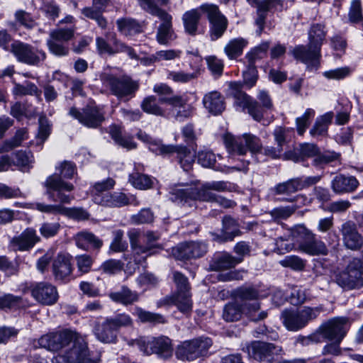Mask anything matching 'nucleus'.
<instances>
[{
    "label": "nucleus",
    "mask_w": 363,
    "mask_h": 363,
    "mask_svg": "<svg viewBox=\"0 0 363 363\" xmlns=\"http://www.w3.org/2000/svg\"><path fill=\"white\" fill-rule=\"evenodd\" d=\"M34 343L35 347L52 352L62 351L52 359V363H99V359L89 352L87 343L79 334L71 330L50 333Z\"/></svg>",
    "instance_id": "1"
},
{
    "label": "nucleus",
    "mask_w": 363,
    "mask_h": 363,
    "mask_svg": "<svg viewBox=\"0 0 363 363\" xmlns=\"http://www.w3.org/2000/svg\"><path fill=\"white\" fill-rule=\"evenodd\" d=\"M232 187L224 181H212L206 182L201 187L188 184H177L171 188V199L182 205L192 206L196 201L216 202L224 208H232L235 203L213 193L216 191H230Z\"/></svg>",
    "instance_id": "2"
},
{
    "label": "nucleus",
    "mask_w": 363,
    "mask_h": 363,
    "mask_svg": "<svg viewBox=\"0 0 363 363\" xmlns=\"http://www.w3.org/2000/svg\"><path fill=\"white\" fill-rule=\"evenodd\" d=\"M289 237L294 241L293 244L286 242L282 238L277 240L278 253L283 254L293 249L311 256L325 255L328 253L325 242L303 224L296 225L291 228Z\"/></svg>",
    "instance_id": "3"
},
{
    "label": "nucleus",
    "mask_w": 363,
    "mask_h": 363,
    "mask_svg": "<svg viewBox=\"0 0 363 363\" xmlns=\"http://www.w3.org/2000/svg\"><path fill=\"white\" fill-rule=\"evenodd\" d=\"M58 173L49 176L44 186L47 189V194L54 201L61 203H69L74 196L65 194L62 191L70 192L74 190V185L65 182L63 179H72L77 173L76 165L69 161H64L56 167Z\"/></svg>",
    "instance_id": "4"
},
{
    "label": "nucleus",
    "mask_w": 363,
    "mask_h": 363,
    "mask_svg": "<svg viewBox=\"0 0 363 363\" xmlns=\"http://www.w3.org/2000/svg\"><path fill=\"white\" fill-rule=\"evenodd\" d=\"M173 279L177 286L176 293L158 301L157 306L174 304L182 313H189L192 309V301L188 279L179 272L173 273Z\"/></svg>",
    "instance_id": "5"
},
{
    "label": "nucleus",
    "mask_w": 363,
    "mask_h": 363,
    "mask_svg": "<svg viewBox=\"0 0 363 363\" xmlns=\"http://www.w3.org/2000/svg\"><path fill=\"white\" fill-rule=\"evenodd\" d=\"M128 345H137L139 350L146 355L155 354L164 359H169L173 354L172 341L164 335L159 337H141L129 341Z\"/></svg>",
    "instance_id": "6"
},
{
    "label": "nucleus",
    "mask_w": 363,
    "mask_h": 363,
    "mask_svg": "<svg viewBox=\"0 0 363 363\" xmlns=\"http://www.w3.org/2000/svg\"><path fill=\"white\" fill-rule=\"evenodd\" d=\"M347 331V320L345 318H337L322 325L318 333L308 337H302L303 345L310 342H319L321 338L333 340L340 343Z\"/></svg>",
    "instance_id": "7"
},
{
    "label": "nucleus",
    "mask_w": 363,
    "mask_h": 363,
    "mask_svg": "<svg viewBox=\"0 0 363 363\" xmlns=\"http://www.w3.org/2000/svg\"><path fill=\"white\" fill-rule=\"evenodd\" d=\"M101 80L103 85L118 99L128 100L133 97L139 89V83L127 76L117 77L110 73H103Z\"/></svg>",
    "instance_id": "8"
},
{
    "label": "nucleus",
    "mask_w": 363,
    "mask_h": 363,
    "mask_svg": "<svg viewBox=\"0 0 363 363\" xmlns=\"http://www.w3.org/2000/svg\"><path fill=\"white\" fill-rule=\"evenodd\" d=\"M320 311L318 307H304L300 311L284 309L281 313L280 319L288 330L297 331L305 327L310 320L315 319Z\"/></svg>",
    "instance_id": "9"
},
{
    "label": "nucleus",
    "mask_w": 363,
    "mask_h": 363,
    "mask_svg": "<svg viewBox=\"0 0 363 363\" xmlns=\"http://www.w3.org/2000/svg\"><path fill=\"white\" fill-rule=\"evenodd\" d=\"M335 282L344 289L352 290L363 286V262L354 258L346 269L335 276Z\"/></svg>",
    "instance_id": "10"
},
{
    "label": "nucleus",
    "mask_w": 363,
    "mask_h": 363,
    "mask_svg": "<svg viewBox=\"0 0 363 363\" xmlns=\"http://www.w3.org/2000/svg\"><path fill=\"white\" fill-rule=\"evenodd\" d=\"M212 345L209 337H200L184 341L176 350V357L181 360L192 361L205 356Z\"/></svg>",
    "instance_id": "11"
},
{
    "label": "nucleus",
    "mask_w": 363,
    "mask_h": 363,
    "mask_svg": "<svg viewBox=\"0 0 363 363\" xmlns=\"http://www.w3.org/2000/svg\"><path fill=\"white\" fill-rule=\"evenodd\" d=\"M291 132V130L283 127L276 128L274 133V159L299 162L300 157L290 145Z\"/></svg>",
    "instance_id": "12"
},
{
    "label": "nucleus",
    "mask_w": 363,
    "mask_h": 363,
    "mask_svg": "<svg viewBox=\"0 0 363 363\" xmlns=\"http://www.w3.org/2000/svg\"><path fill=\"white\" fill-rule=\"evenodd\" d=\"M223 140L230 154L244 155L248 150L252 152H256L261 147L259 139L250 134L245 133L242 137L235 138L233 135L226 133L223 136Z\"/></svg>",
    "instance_id": "13"
},
{
    "label": "nucleus",
    "mask_w": 363,
    "mask_h": 363,
    "mask_svg": "<svg viewBox=\"0 0 363 363\" xmlns=\"http://www.w3.org/2000/svg\"><path fill=\"white\" fill-rule=\"evenodd\" d=\"M201 11L206 14L210 23V36L212 40L220 38L227 29L228 21L220 11L218 6L213 4H203L199 6Z\"/></svg>",
    "instance_id": "14"
},
{
    "label": "nucleus",
    "mask_w": 363,
    "mask_h": 363,
    "mask_svg": "<svg viewBox=\"0 0 363 363\" xmlns=\"http://www.w3.org/2000/svg\"><path fill=\"white\" fill-rule=\"evenodd\" d=\"M69 115L89 128H97L105 121V113L103 109L92 104L86 106L82 111L72 107L69 111Z\"/></svg>",
    "instance_id": "15"
},
{
    "label": "nucleus",
    "mask_w": 363,
    "mask_h": 363,
    "mask_svg": "<svg viewBox=\"0 0 363 363\" xmlns=\"http://www.w3.org/2000/svg\"><path fill=\"white\" fill-rule=\"evenodd\" d=\"M11 52L19 62L29 65H38L46 58L43 50L20 41L11 45Z\"/></svg>",
    "instance_id": "16"
},
{
    "label": "nucleus",
    "mask_w": 363,
    "mask_h": 363,
    "mask_svg": "<svg viewBox=\"0 0 363 363\" xmlns=\"http://www.w3.org/2000/svg\"><path fill=\"white\" fill-rule=\"evenodd\" d=\"M229 86L233 91L235 104L243 111L247 109L249 114L255 121H261L263 117L261 108L256 101L241 90L242 84L238 82H230Z\"/></svg>",
    "instance_id": "17"
},
{
    "label": "nucleus",
    "mask_w": 363,
    "mask_h": 363,
    "mask_svg": "<svg viewBox=\"0 0 363 363\" xmlns=\"http://www.w3.org/2000/svg\"><path fill=\"white\" fill-rule=\"evenodd\" d=\"M152 15L162 21L156 34L157 43L160 45H169L177 38V35L172 28V16L161 8Z\"/></svg>",
    "instance_id": "18"
},
{
    "label": "nucleus",
    "mask_w": 363,
    "mask_h": 363,
    "mask_svg": "<svg viewBox=\"0 0 363 363\" xmlns=\"http://www.w3.org/2000/svg\"><path fill=\"white\" fill-rule=\"evenodd\" d=\"M96 46L97 52L99 55H113L119 52H127L131 58H135L136 54L135 51L130 47L118 40L116 35L111 38V43H108L104 38L97 37L96 38Z\"/></svg>",
    "instance_id": "19"
},
{
    "label": "nucleus",
    "mask_w": 363,
    "mask_h": 363,
    "mask_svg": "<svg viewBox=\"0 0 363 363\" xmlns=\"http://www.w3.org/2000/svg\"><path fill=\"white\" fill-rule=\"evenodd\" d=\"M13 157V159H11L9 155H5L0 157V172L8 171L13 165L23 172L28 171L32 167L33 160L30 152L20 150L16 152Z\"/></svg>",
    "instance_id": "20"
},
{
    "label": "nucleus",
    "mask_w": 363,
    "mask_h": 363,
    "mask_svg": "<svg viewBox=\"0 0 363 363\" xmlns=\"http://www.w3.org/2000/svg\"><path fill=\"white\" fill-rule=\"evenodd\" d=\"M93 201L98 205L109 208H121L132 203L138 205L135 196H128L124 193L117 191L107 193L104 196H94Z\"/></svg>",
    "instance_id": "21"
},
{
    "label": "nucleus",
    "mask_w": 363,
    "mask_h": 363,
    "mask_svg": "<svg viewBox=\"0 0 363 363\" xmlns=\"http://www.w3.org/2000/svg\"><path fill=\"white\" fill-rule=\"evenodd\" d=\"M291 53L296 60L306 65L308 69H316L319 67V60L321 56L320 50L311 47L309 43L307 46L302 45L296 46Z\"/></svg>",
    "instance_id": "22"
},
{
    "label": "nucleus",
    "mask_w": 363,
    "mask_h": 363,
    "mask_svg": "<svg viewBox=\"0 0 363 363\" xmlns=\"http://www.w3.org/2000/svg\"><path fill=\"white\" fill-rule=\"evenodd\" d=\"M72 257L68 254L59 253L52 260V270L56 281L67 282L72 274Z\"/></svg>",
    "instance_id": "23"
},
{
    "label": "nucleus",
    "mask_w": 363,
    "mask_h": 363,
    "mask_svg": "<svg viewBox=\"0 0 363 363\" xmlns=\"http://www.w3.org/2000/svg\"><path fill=\"white\" fill-rule=\"evenodd\" d=\"M207 250L206 245L201 242H186L179 244L172 250L173 255L178 259H189L203 256Z\"/></svg>",
    "instance_id": "24"
},
{
    "label": "nucleus",
    "mask_w": 363,
    "mask_h": 363,
    "mask_svg": "<svg viewBox=\"0 0 363 363\" xmlns=\"http://www.w3.org/2000/svg\"><path fill=\"white\" fill-rule=\"evenodd\" d=\"M33 297L40 303L51 306L58 299L57 289L50 284L39 283L31 291Z\"/></svg>",
    "instance_id": "25"
},
{
    "label": "nucleus",
    "mask_w": 363,
    "mask_h": 363,
    "mask_svg": "<svg viewBox=\"0 0 363 363\" xmlns=\"http://www.w3.org/2000/svg\"><path fill=\"white\" fill-rule=\"evenodd\" d=\"M35 230L27 228L19 235L13 237L10 241V246L13 250L26 251L33 248L40 241Z\"/></svg>",
    "instance_id": "26"
},
{
    "label": "nucleus",
    "mask_w": 363,
    "mask_h": 363,
    "mask_svg": "<svg viewBox=\"0 0 363 363\" xmlns=\"http://www.w3.org/2000/svg\"><path fill=\"white\" fill-rule=\"evenodd\" d=\"M340 232L344 244L347 248L357 250L362 246L363 239L358 233L354 223L351 220L344 223L341 225Z\"/></svg>",
    "instance_id": "27"
},
{
    "label": "nucleus",
    "mask_w": 363,
    "mask_h": 363,
    "mask_svg": "<svg viewBox=\"0 0 363 363\" xmlns=\"http://www.w3.org/2000/svg\"><path fill=\"white\" fill-rule=\"evenodd\" d=\"M96 338L103 343H114L117 340V332L108 318L104 321L96 322L93 328Z\"/></svg>",
    "instance_id": "28"
},
{
    "label": "nucleus",
    "mask_w": 363,
    "mask_h": 363,
    "mask_svg": "<svg viewBox=\"0 0 363 363\" xmlns=\"http://www.w3.org/2000/svg\"><path fill=\"white\" fill-rule=\"evenodd\" d=\"M160 102L169 104L177 111L174 117L177 121H183L192 115L193 108L189 105H186V101L179 96L172 97L161 96Z\"/></svg>",
    "instance_id": "29"
},
{
    "label": "nucleus",
    "mask_w": 363,
    "mask_h": 363,
    "mask_svg": "<svg viewBox=\"0 0 363 363\" xmlns=\"http://www.w3.org/2000/svg\"><path fill=\"white\" fill-rule=\"evenodd\" d=\"M202 103L207 111L214 116L221 114L225 109V99L217 91L206 93L203 97Z\"/></svg>",
    "instance_id": "30"
},
{
    "label": "nucleus",
    "mask_w": 363,
    "mask_h": 363,
    "mask_svg": "<svg viewBox=\"0 0 363 363\" xmlns=\"http://www.w3.org/2000/svg\"><path fill=\"white\" fill-rule=\"evenodd\" d=\"M358 185L359 182L354 177H345L343 174L335 176L331 182V188L337 194L352 192Z\"/></svg>",
    "instance_id": "31"
},
{
    "label": "nucleus",
    "mask_w": 363,
    "mask_h": 363,
    "mask_svg": "<svg viewBox=\"0 0 363 363\" xmlns=\"http://www.w3.org/2000/svg\"><path fill=\"white\" fill-rule=\"evenodd\" d=\"M248 354L250 357L262 361L267 359L270 357L272 353L271 345L267 342L255 341L247 347Z\"/></svg>",
    "instance_id": "32"
},
{
    "label": "nucleus",
    "mask_w": 363,
    "mask_h": 363,
    "mask_svg": "<svg viewBox=\"0 0 363 363\" xmlns=\"http://www.w3.org/2000/svg\"><path fill=\"white\" fill-rule=\"evenodd\" d=\"M108 296L113 301L124 306L133 304L139 300V294L125 286L118 291L110 293Z\"/></svg>",
    "instance_id": "33"
},
{
    "label": "nucleus",
    "mask_w": 363,
    "mask_h": 363,
    "mask_svg": "<svg viewBox=\"0 0 363 363\" xmlns=\"http://www.w3.org/2000/svg\"><path fill=\"white\" fill-rule=\"evenodd\" d=\"M203 13L199 7L186 11L182 16V21L185 31L191 35H196L198 31V26Z\"/></svg>",
    "instance_id": "34"
},
{
    "label": "nucleus",
    "mask_w": 363,
    "mask_h": 363,
    "mask_svg": "<svg viewBox=\"0 0 363 363\" xmlns=\"http://www.w3.org/2000/svg\"><path fill=\"white\" fill-rule=\"evenodd\" d=\"M74 239L77 246L86 250L89 245L95 249H100L103 245V241L101 239L94 234L86 231L78 233Z\"/></svg>",
    "instance_id": "35"
},
{
    "label": "nucleus",
    "mask_w": 363,
    "mask_h": 363,
    "mask_svg": "<svg viewBox=\"0 0 363 363\" xmlns=\"http://www.w3.org/2000/svg\"><path fill=\"white\" fill-rule=\"evenodd\" d=\"M247 43V40L243 38L231 39L224 47V52L229 59H236L242 54Z\"/></svg>",
    "instance_id": "36"
},
{
    "label": "nucleus",
    "mask_w": 363,
    "mask_h": 363,
    "mask_svg": "<svg viewBox=\"0 0 363 363\" xmlns=\"http://www.w3.org/2000/svg\"><path fill=\"white\" fill-rule=\"evenodd\" d=\"M222 231V235H218L216 238L218 242L232 240L240 233L236 221L230 217H225L223 219Z\"/></svg>",
    "instance_id": "37"
},
{
    "label": "nucleus",
    "mask_w": 363,
    "mask_h": 363,
    "mask_svg": "<svg viewBox=\"0 0 363 363\" xmlns=\"http://www.w3.org/2000/svg\"><path fill=\"white\" fill-rule=\"evenodd\" d=\"M133 314L143 323L164 324L167 322L162 314L147 311L138 306L135 307Z\"/></svg>",
    "instance_id": "38"
},
{
    "label": "nucleus",
    "mask_w": 363,
    "mask_h": 363,
    "mask_svg": "<svg viewBox=\"0 0 363 363\" xmlns=\"http://www.w3.org/2000/svg\"><path fill=\"white\" fill-rule=\"evenodd\" d=\"M326 31L323 24H313L308 31V40L311 47L317 48L320 50L325 40Z\"/></svg>",
    "instance_id": "39"
},
{
    "label": "nucleus",
    "mask_w": 363,
    "mask_h": 363,
    "mask_svg": "<svg viewBox=\"0 0 363 363\" xmlns=\"http://www.w3.org/2000/svg\"><path fill=\"white\" fill-rule=\"evenodd\" d=\"M333 118L332 112H328L316 118L315 123L310 130L312 136L324 135L328 132V125L331 123Z\"/></svg>",
    "instance_id": "40"
},
{
    "label": "nucleus",
    "mask_w": 363,
    "mask_h": 363,
    "mask_svg": "<svg viewBox=\"0 0 363 363\" xmlns=\"http://www.w3.org/2000/svg\"><path fill=\"white\" fill-rule=\"evenodd\" d=\"M128 235L130 240L135 262L137 264L142 263V259H140L141 254H143V252H145L147 250V248L143 247V245L140 244V232L133 229L128 232Z\"/></svg>",
    "instance_id": "41"
},
{
    "label": "nucleus",
    "mask_w": 363,
    "mask_h": 363,
    "mask_svg": "<svg viewBox=\"0 0 363 363\" xmlns=\"http://www.w3.org/2000/svg\"><path fill=\"white\" fill-rule=\"evenodd\" d=\"M118 30L125 35H132L141 31L140 24L132 18H122L116 21Z\"/></svg>",
    "instance_id": "42"
},
{
    "label": "nucleus",
    "mask_w": 363,
    "mask_h": 363,
    "mask_svg": "<svg viewBox=\"0 0 363 363\" xmlns=\"http://www.w3.org/2000/svg\"><path fill=\"white\" fill-rule=\"evenodd\" d=\"M179 163L184 171H189L194 162L195 153L184 146H175Z\"/></svg>",
    "instance_id": "43"
},
{
    "label": "nucleus",
    "mask_w": 363,
    "mask_h": 363,
    "mask_svg": "<svg viewBox=\"0 0 363 363\" xmlns=\"http://www.w3.org/2000/svg\"><path fill=\"white\" fill-rule=\"evenodd\" d=\"M158 103L161 104L160 99L157 101L155 96H149L145 97L142 101L141 108L149 114L158 116H166V111L159 106Z\"/></svg>",
    "instance_id": "44"
},
{
    "label": "nucleus",
    "mask_w": 363,
    "mask_h": 363,
    "mask_svg": "<svg viewBox=\"0 0 363 363\" xmlns=\"http://www.w3.org/2000/svg\"><path fill=\"white\" fill-rule=\"evenodd\" d=\"M200 68L196 67L194 72L191 73L184 71H171L167 74V79L172 80L176 83H187L199 77L200 74Z\"/></svg>",
    "instance_id": "45"
},
{
    "label": "nucleus",
    "mask_w": 363,
    "mask_h": 363,
    "mask_svg": "<svg viewBox=\"0 0 363 363\" xmlns=\"http://www.w3.org/2000/svg\"><path fill=\"white\" fill-rule=\"evenodd\" d=\"M28 138L26 129L21 128L16 132L15 135L10 140L4 142L0 147V152H9L12 149L20 146L22 142Z\"/></svg>",
    "instance_id": "46"
},
{
    "label": "nucleus",
    "mask_w": 363,
    "mask_h": 363,
    "mask_svg": "<svg viewBox=\"0 0 363 363\" xmlns=\"http://www.w3.org/2000/svg\"><path fill=\"white\" fill-rule=\"evenodd\" d=\"M12 82L13 84L12 94L15 96L35 95L40 93L38 86L30 82L26 81L23 84L17 83L15 81H13Z\"/></svg>",
    "instance_id": "47"
},
{
    "label": "nucleus",
    "mask_w": 363,
    "mask_h": 363,
    "mask_svg": "<svg viewBox=\"0 0 363 363\" xmlns=\"http://www.w3.org/2000/svg\"><path fill=\"white\" fill-rule=\"evenodd\" d=\"M77 28L75 25L67 28H58L50 32L49 37L60 42H68L73 39Z\"/></svg>",
    "instance_id": "48"
},
{
    "label": "nucleus",
    "mask_w": 363,
    "mask_h": 363,
    "mask_svg": "<svg viewBox=\"0 0 363 363\" xmlns=\"http://www.w3.org/2000/svg\"><path fill=\"white\" fill-rule=\"evenodd\" d=\"M241 262L242 259L235 258L229 254H223L214 261L213 268L215 270H226Z\"/></svg>",
    "instance_id": "49"
},
{
    "label": "nucleus",
    "mask_w": 363,
    "mask_h": 363,
    "mask_svg": "<svg viewBox=\"0 0 363 363\" xmlns=\"http://www.w3.org/2000/svg\"><path fill=\"white\" fill-rule=\"evenodd\" d=\"M112 233L113 240L109 246V253L125 252L128 249V242L123 239V231L122 230H116Z\"/></svg>",
    "instance_id": "50"
},
{
    "label": "nucleus",
    "mask_w": 363,
    "mask_h": 363,
    "mask_svg": "<svg viewBox=\"0 0 363 363\" xmlns=\"http://www.w3.org/2000/svg\"><path fill=\"white\" fill-rule=\"evenodd\" d=\"M112 139L118 145L125 147L128 150L134 149L136 147V144L133 141L131 137H124L122 135V131L120 128L113 126L111 128L110 131Z\"/></svg>",
    "instance_id": "51"
},
{
    "label": "nucleus",
    "mask_w": 363,
    "mask_h": 363,
    "mask_svg": "<svg viewBox=\"0 0 363 363\" xmlns=\"http://www.w3.org/2000/svg\"><path fill=\"white\" fill-rule=\"evenodd\" d=\"M269 42H265L247 52L245 55V58L247 60L248 65L255 66V63L257 60L264 57L269 48Z\"/></svg>",
    "instance_id": "52"
},
{
    "label": "nucleus",
    "mask_w": 363,
    "mask_h": 363,
    "mask_svg": "<svg viewBox=\"0 0 363 363\" xmlns=\"http://www.w3.org/2000/svg\"><path fill=\"white\" fill-rule=\"evenodd\" d=\"M145 245H143V247L147 248V250L145 252H143L140 256V259H142V262H145L146 258L152 255V250L154 248H160V245L156 244L155 242L160 239V235L158 233H154L152 231H148L145 235Z\"/></svg>",
    "instance_id": "53"
},
{
    "label": "nucleus",
    "mask_w": 363,
    "mask_h": 363,
    "mask_svg": "<svg viewBox=\"0 0 363 363\" xmlns=\"http://www.w3.org/2000/svg\"><path fill=\"white\" fill-rule=\"evenodd\" d=\"M242 308L236 303L226 304L223 308V318L227 322L240 320L242 316Z\"/></svg>",
    "instance_id": "54"
},
{
    "label": "nucleus",
    "mask_w": 363,
    "mask_h": 363,
    "mask_svg": "<svg viewBox=\"0 0 363 363\" xmlns=\"http://www.w3.org/2000/svg\"><path fill=\"white\" fill-rule=\"evenodd\" d=\"M272 0H263L260 1L258 4L257 8V14L258 17L255 20V24L258 27V30H257V35H260L264 28V21L266 17V13L269 11L272 6Z\"/></svg>",
    "instance_id": "55"
},
{
    "label": "nucleus",
    "mask_w": 363,
    "mask_h": 363,
    "mask_svg": "<svg viewBox=\"0 0 363 363\" xmlns=\"http://www.w3.org/2000/svg\"><path fill=\"white\" fill-rule=\"evenodd\" d=\"M82 13L84 17L94 20L98 26L101 28L104 29L107 26V21L102 16L101 12L99 9H94L93 7H84L82 9Z\"/></svg>",
    "instance_id": "56"
},
{
    "label": "nucleus",
    "mask_w": 363,
    "mask_h": 363,
    "mask_svg": "<svg viewBox=\"0 0 363 363\" xmlns=\"http://www.w3.org/2000/svg\"><path fill=\"white\" fill-rule=\"evenodd\" d=\"M131 184L139 189H147L152 186V181L147 175L134 172L129 177Z\"/></svg>",
    "instance_id": "57"
},
{
    "label": "nucleus",
    "mask_w": 363,
    "mask_h": 363,
    "mask_svg": "<svg viewBox=\"0 0 363 363\" xmlns=\"http://www.w3.org/2000/svg\"><path fill=\"white\" fill-rule=\"evenodd\" d=\"M242 308V312L252 321H258L264 319L267 313L264 311L259 312V305L257 302L253 303H245Z\"/></svg>",
    "instance_id": "58"
},
{
    "label": "nucleus",
    "mask_w": 363,
    "mask_h": 363,
    "mask_svg": "<svg viewBox=\"0 0 363 363\" xmlns=\"http://www.w3.org/2000/svg\"><path fill=\"white\" fill-rule=\"evenodd\" d=\"M298 191L300 190L297 177L279 183L275 186V191L278 194H291Z\"/></svg>",
    "instance_id": "59"
},
{
    "label": "nucleus",
    "mask_w": 363,
    "mask_h": 363,
    "mask_svg": "<svg viewBox=\"0 0 363 363\" xmlns=\"http://www.w3.org/2000/svg\"><path fill=\"white\" fill-rule=\"evenodd\" d=\"M47 46L49 51L56 56H65L69 53L68 46L65 45L62 42L53 40V38L50 37L47 40Z\"/></svg>",
    "instance_id": "60"
},
{
    "label": "nucleus",
    "mask_w": 363,
    "mask_h": 363,
    "mask_svg": "<svg viewBox=\"0 0 363 363\" xmlns=\"http://www.w3.org/2000/svg\"><path fill=\"white\" fill-rule=\"evenodd\" d=\"M62 215L77 220H85L89 218V213L82 208L62 207Z\"/></svg>",
    "instance_id": "61"
},
{
    "label": "nucleus",
    "mask_w": 363,
    "mask_h": 363,
    "mask_svg": "<svg viewBox=\"0 0 363 363\" xmlns=\"http://www.w3.org/2000/svg\"><path fill=\"white\" fill-rule=\"evenodd\" d=\"M116 182L112 178H108L105 180L96 182L92 186L93 196H104L108 191L113 189Z\"/></svg>",
    "instance_id": "62"
},
{
    "label": "nucleus",
    "mask_w": 363,
    "mask_h": 363,
    "mask_svg": "<svg viewBox=\"0 0 363 363\" xmlns=\"http://www.w3.org/2000/svg\"><path fill=\"white\" fill-rule=\"evenodd\" d=\"M308 295L306 289L295 286L291 289L289 301L294 306L301 305L307 300Z\"/></svg>",
    "instance_id": "63"
},
{
    "label": "nucleus",
    "mask_w": 363,
    "mask_h": 363,
    "mask_svg": "<svg viewBox=\"0 0 363 363\" xmlns=\"http://www.w3.org/2000/svg\"><path fill=\"white\" fill-rule=\"evenodd\" d=\"M115 330L118 333V330L121 328L130 327L133 324V319L131 317L125 313H118L114 317L108 318Z\"/></svg>",
    "instance_id": "64"
}]
</instances>
